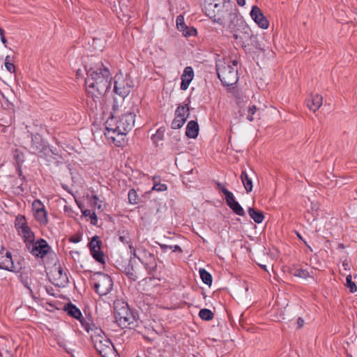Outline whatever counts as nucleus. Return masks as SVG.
Wrapping results in <instances>:
<instances>
[{"mask_svg":"<svg viewBox=\"0 0 357 357\" xmlns=\"http://www.w3.org/2000/svg\"><path fill=\"white\" fill-rule=\"evenodd\" d=\"M87 77L85 80L86 90L88 96L95 102L102 98L110 88L112 77L109 69L100 63L87 69Z\"/></svg>","mask_w":357,"mask_h":357,"instance_id":"nucleus-1","label":"nucleus"},{"mask_svg":"<svg viewBox=\"0 0 357 357\" xmlns=\"http://www.w3.org/2000/svg\"><path fill=\"white\" fill-rule=\"evenodd\" d=\"M135 114L132 111H128L119 117L111 116L105 122V135L115 142V135H124L131 130L135 125Z\"/></svg>","mask_w":357,"mask_h":357,"instance_id":"nucleus-2","label":"nucleus"},{"mask_svg":"<svg viewBox=\"0 0 357 357\" xmlns=\"http://www.w3.org/2000/svg\"><path fill=\"white\" fill-rule=\"evenodd\" d=\"M114 317L121 328H134L137 326L136 317L127 303H114Z\"/></svg>","mask_w":357,"mask_h":357,"instance_id":"nucleus-3","label":"nucleus"},{"mask_svg":"<svg viewBox=\"0 0 357 357\" xmlns=\"http://www.w3.org/2000/svg\"><path fill=\"white\" fill-rule=\"evenodd\" d=\"M232 64L226 62H220L216 65L218 78L223 85L232 86L238 81V72L236 69L237 61H231Z\"/></svg>","mask_w":357,"mask_h":357,"instance_id":"nucleus-4","label":"nucleus"},{"mask_svg":"<svg viewBox=\"0 0 357 357\" xmlns=\"http://www.w3.org/2000/svg\"><path fill=\"white\" fill-rule=\"evenodd\" d=\"M233 36L236 43L243 49L249 46L256 47L255 44L256 36L253 35L252 30L246 24H242L237 30L234 31Z\"/></svg>","mask_w":357,"mask_h":357,"instance_id":"nucleus-5","label":"nucleus"},{"mask_svg":"<svg viewBox=\"0 0 357 357\" xmlns=\"http://www.w3.org/2000/svg\"><path fill=\"white\" fill-rule=\"evenodd\" d=\"M91 281L96 292L100 296H105L112 289L113 281L107 274L96 273L91 278Z\"/></svg>","mask_w":357,"mask_h":357,"instance_id":"nucleus-6","label":"nucleus"},{"mask_svg":"<svg viewBox=\"0 0 357 357\" xmlns=\"http://www.w3.org/2000/svg\"><path fill=\"white\" fill-rule=\"evenodd\" d=\"M224 8L225 0H213L205 6V13L213 22L222 24L224 23L222 15Z\"/></svg>","mask_w":357,"mask_h":357,"instance_id":"nucleus-7","label":"nucleus"},{"mask_svg":"<svg viewBox=\"0 0 357 357\" xmlns=\"http://www.w3.org/2000/svg\"><path fill=\"white\" fill-rule=\"evenodd\" d=\"M114 91L115 93L124 98L130 92L132 88L134 86L133 82L129 75L124 76L123 74L119 73L114 76Z\"/></svg>","mask_w":357,"mask_h":357,"instance_id":"nucleus-8","label":"nucleus"},{"mask_svg":"<svg viewBox=\"0 0 357 357\" xmlns=\"http://www.w3.org/2000/svg\"><path fill=\"white\" fill-rule=\"evenodd\" d=\"M91 340L94 348L100 355L105 354L114 347L111 341L105 335L102 329L96 330V333L93 335Z\"/></svg>","mask_w":357,"mask_h":357,"instance_id":"nucleus-9","label":"nucleus"},{"mask_svg":"<svg viewBox=\"0 0 357 357\" xmlns=\"http://www.w3.org/2000/svg\"><path fill=\"white\" fill-rule=\"evenodd\" d=\"M29 252L34 257L43 258L51 250L47 241L43 238L38 241L33 240L26 245Z\"/></svg>","mask_w":357,"mask_h":357,"instance_id":"nucleus-10","label":"nucleus"},{"mask_svg":"<svg viewBox=\"0 0 357 357\" xmlns=\"http://www.w3.org/2000/svg\"><path fill=\"white\" fill-rule=\"evenodd\" d=\"M101 245L102 241L98 236H93L89 243L90 252L93 259L100 264H105V255L100 250Z\"/></svg>","mask_w":357,"mask_h":357,"instance_id":"nucleus-11","label":"nucleus"},{"mask_svg":"<svg viewBox=\"0 0 357 357\" xmlns=\"http://www.w3.org/2000/svg\"><path fill=\"white\" fill-rule=\"evenodd\" d=\"M29 136L31 137V145L28 148V150L31 154H36L43 152L46 148L45 142L43 141L42 136L39 134H33L29 132Z\"/></svg>","mask_w":357,"mask_h":357,"instance_id":"nucleus-12","label":"nucleus"},{"mask_svg":"<svg viewBox=\"0 0 357 357\" xmlns=\"http://www.w3.org/2000/svg\"><path fill=\"white\" fill-rule=\"evenodd\" d=\"M250 16L260 28L264 29L268 28L269 22L258 6H252L250 12Z\"/></svg>","mask_w":357,"mask_h":357,"instance_id":"nucleus-13","label":"nucleus"},{"mask_svg":"<svg viewBox=\"0 0 357 357\" xmlns=\"http://www.w3.org/2000/svg\"><path fill=\"white\" fill-rule=\"evenodd\" d=\"M33 206L36 209L35 218L41 225H46L47 220V213L43 205L42 202L36 200L33 203Z\"/></svg>","mask_w":357,"mask_h":357,"instance_id":"nucleus-14","label":"nucleus"},{"mask_svg":"<svg viewBox=\"0 0 357 357\" xmlns=\"http://www.w3.org/2000/svg\"><path fill=\"white\" fill-rule=\"evenodd\" d=\"M137 258L144 264L149 274L153 275L157 269V261L154 255L148 253V255H145V257L143 259H141L139 257Z\"/></svg>","mask_w":357,"mask_h":357,"instance_id":"nucleus-15","label":"nucleus"},{"mask_svg":"<svg viewBox=\"0 0 357 357\" xmlns=\"http://www.w3.org/2000/svg\"><path fill=\"white\" fill-rule=\"evenodd\" d=\"M79 321L86 331L90 334L91 339H92L93 335L96 333L97 329H101L96 326L91 317H82Z\"/></svg>","mask_w":357,"mask_h":357,"instance_id":"nucleus-16","label":"nucleus"},{"mask_svg":"<svg viewBox=\"0 0 357 357\" xmlns=\"http://www.w3.org/2000/svg\"><path fill=\"white\" fill-rule=\"evenodd\" d=\"M323 103V98L319 94H311L307 99H306V105L307 107L309 108L310 110L312 111L313 112H315L317 110H318L320 107L322 105Z\"/></svg>","mask_w":357,"mask_h":357,"instance_id":"nucleus-17","label":"nucleus"},{"mask_svg":"<svg viewBox=\"0 0 357 357\" xmlns=\"http://www.w3.org/2000/svg\"><path fill=\"white\" fill-rule=\"evenodd\" d=\"M194 77V71L192 67L187 66L184 68L183 73L181 75V89L183 91L186 90L191 81Z\"/></svg>","mask_w":357,"mask_h":357,"instance_id":"nucleus-18","label":"nucleus"},{"mask_svg":"<svg viewBox=\"0 0 357 357\" xmlns=\"http://www.w3.org/2000/svg\"><path fill=\"white\" fill-rule=\"evenodd\" d=\"M12 255L9 251L5 250L3 247L0 248V269L9 271Z\"/></svg>","mask_w":357,"mask_h":357,"instance_id":"nucleus-19","label":"nucleus"},{"mask_svg":"<svg viewBox=\"0 0 357 357\" xmlns=\"http://www.w3.org/2000/svg\"><path fill=\"white\" fill-rule=\"evenodd\" d=\"M227 204L229 207L235 213L236 215L240 216H244L245 213L242 208V206L238 204V202L235 199L234 195H231L226 200Z\"/></svg>","mask_w":357,"mask_h":357,"instance_id":"nucleus-20","label":"nucleus"},{"mask_svg":"<svg viewBox=\"0 0 357 357\" xmlns=\"http://www.w3.org/2000/svg\"><path fill=\"white\" fill-rule=\"evenodd\" d=\"M25 266V261L24 258L20 256H15L11 259L9 271L10 272H20Z\"/></svg>","mask_w":357,"mask_h":357,"instance_id":"nucleus-21","label":"nucleus"},{"mask_svg":"<svg viewBox=\"0 0 357 357\" xmlns=\"http://www.w3.org/2000/svg\"><path fill=\"white\" fill-rule=\"evenodd\" d=\"M290 273L294 276L306 279L307 278L312 277L313 270L312 268H303L299 267H294L291 268Z\"/></svg>","mask_w":357,"mask_h":357,"instance_id":"nucleus-22","label":"nucleus"},{"mask_svg":"<svg viewBox=\"0 0 357 357\" xmlns=\"http://www.w3.org/2000/svg\"><path fill=\"white\" fill-rule=\"evenodd\" d=\"M64 311L67 312L70 317L79 320L82 317V312L79 308L71 303H67L63 308Z\"/></svg>","mask_w":357,"mask_h":357,"instance_id":"nucleus-23","label":"nucleus"},{"mask_svg":"<svg viewBox=\"0 0 357 357\" xmlns=\"http://www.w3.org/2000/svg\"><path fill=\"white\" fill-rule=\"evenodd\" d=\"M199 132V125L195 121H190L188 122L187 127L185 135L189 138L195 139L198 135Z\"/></svg>","mask_w":357,"mask_h":357,"instance_id":"nucleus-24","label":"nucleus"},{"mask_svg":"<svg viewBox=\"0 0 357 357\" xmlns=\"http://www.w3.org/2000/svg\"><path fill=\"white\" fill-rule=\"evenodd\" d=\"M17 231L24 238L26 245L27 243H31L34 240V234L28 225L21 229H19Z\"/></svg>","mask_w":357,"mask_h":357,"instance_id":"nucleus-25","label":"nucleus"},{"mask_svg":"<svg viewBox=\"0 0 357 357\" xmlns=\"http://www.w3.org/2000/svg\"><path fill=\"white\" fill-rule=\"evenodd\" d=\"M248 214L253 220L257 223H261L264 219V213L260 211L255 210L253 208H249Z\"/></svg>","mask_w":357,"mask_h":357,"instance_id":"nucleus-26","label":"nucleus"},{"mask_svg":"<svg viewBox=\"0 0 357 357\" xmlns=\"http://www.w3.org/2000/svg\"><path fill=\"white\" fill-rule=\"evenodd\" d=\"M241 179L244 185V188L247 192H250L252 190V179L248 176L245 171H242L241 175Z\"/></svg>","mask_w":357,"mask_h":357,"instance_id":"nucleus-27","label":"nucleus"},{"mask_svg":"<svg viewBox=\"0 0 357 357\" xmlns=\"http://www.w3.org/2000/svg\"><path fill=\"white\" fill-rule=\"evenodd\" d=\"M152 181L153 182V186L152 188V190L157 191V192H163L167 190V186L165 183H161L160 178L158 176H154L152 178Z\"/></svg>","mask_w":357,"mask_h":357,"instance_id":"nucleus-28","label":"nucleus"},{"mask_svg":"<svg viewBox=\"0 0 357 357\" xmlns=\"http://www.w3.org/2000/svg\"><path fill=\"white\" fill-rule=\"evenodd\" d=\"M175 116H180L187 119L189 116V109L187 107V105L185 106H178L176 109Z\"/></svg>","mask_w":357,"mask_h":357,"instance_id":"nucleus-29","label":"nucleus"},{"mask_svg":"<svg viewBox=\"0 0 357 357\" xmlns=\"http://www.w3.org/2000/svg\"><path fill=\"white\" fill-rule=\"evenodd\" d=\"M199 275L202 282L208 285H211L212 283V276L206 271L204 268L199 269Z\"/></svg>","mask_w":357,"mask_h":357,"instance_id":"nucleus-30","label":"nucleus"},{"mask_svg":"<svg viewBox=\"0 0 357 357\" xmlns=\"http://www.w3.org/2000/svg\"><path fill=\"white\" fill-rule=\"evenodd\" d=\"M199 317L205 321H211L213 319V313L208 309H202L199 312Z\"/></svg>","mask_w":357,"mask_h":357,"instance_id":"nucleus-31","label":"nucleus"},{"mask_svg":"<svg viewBox=\"0 0 357 357\" xmlns=\"http://www.w3.org/2000/svg\"><path fill=\"white\" fill-rule=\"evenodd\" d=\"M125 273L131 280L136 281L138 278L136 272L135 271L133 266L130 264V262L129 263L128 266L126 267Z\"/></svg>","mask_w":357,"mask_h":357,"instance_id":"nucleus-32","label":"nucleus"},{"mask_svg":"<svg viewBox=\"0 0 357 357\" xmlns=\"http://www.w3.org/2000/svg\"><path fill=\"white\" fill-rule=\"evenodd\" d=\"M128 202L130 204H137L139 203V196L135 189H130L128 194Z\"/></svg>","mask_w":357,"mask_h":357,"instance_id":"nucleus-33","label":"nucleus"},{"mask_svg":"<svg viewBox=\"0 0 357 357\" xmlns=\"http://www.w3.org/2000/svg\"><path fill=\"white\" fill-rule=\"evenodd\" d=\"M15 226L17 231L27 226L25 217L24 215L17 216L15 220Z\"/></svg>","mask_w":357,"mask_h":357,"instance_id":"nucleus-34","label":"nucleus"},{"mask_svg":"<svg viewBox=\"0 0 357 357\" xmlns=\"http://www.w3.org/2000/svg\"><path fill=\"white\" fill-rule=\"evenodd\" d=\"M187 119L180 116H175L172 122L171 127L172 129H178L181 128Z\"/></svg>","mask_w":357,"mask_h":357,"instance_id":"nucleus-35","label":"nucleus"},{"mask_svg":"<svg viewBox=\"0 0 357 357\" xmlns=\"http://www.w3.org/2000/svg\"><path fill=\"white\" fill-rule=\"evenodd\" d=\"M56 269L58 274L59 275L58 280H60L61 284H63L67 283L68 282V278L66 272L64 271V270L61 266H59Z\"/></svg>","mask_w":357,"mask_h":357,"instance_id":"nucleus-36","label":"nucleus"},{"mask_svg":"<svg viewBox=\"0 0 357 357\" xmlns=\"http://www.w3.org/2000/svg\"><path fill=\"white\" fill-rule=\"evenodd\" d=\"M346 286L349 289L350 292L354 293L357 291V286L354 282L352 281L351 275L346 278Z\"/></svg>","mask_w":357,"mask_h":357,"instance_id":"nucleus-37","label":"nucleus"},{"mask_svg":"<svg viewBox=\"0 0 357 357\" xmlns=\"http://www.w3.org/2000/svg\"><path fill=\"white\" fill-rule=\"evenodd\" d=\"M215 185L217 186V188L221 191L225 196V200L229 198L231 195H233L232 192L229 191L226 188L225 184L220 183L219 181L215 182Z\"/></svg>","mask_w":357,"mask_h":357,"instance_id":"nucleus-38","label":"nucleus"},{"mask_svg":"<svg viewBox=\"0 0 357 357\" xmlns=\"http://www.w3.org/2000/svg\"><path fill=\"white\" fill-rule=\"evenodd\" d=\"M176 26L180 31H185L188 26L184 22V18L182 15H178L176 18Z\"/></svg>","mask_w":357,"mask_h":357,"instance_id":"nucleus-39","label":"nucleus"},{"mask_svg":"<svg viewBox=\"0 0 357 357\" xmlns=\"http://www.w3.org/2000/svg\"><path fill=\"white\" fill-rule=\"evenodd\" d=\"M257 109V108L255 105H252L248 107V114H247V119L248 121H254V119H255L254 114L256 113Z\"/></svg>","mask_w":357,"mask_h":357,"instance_id":"nucleus-40","label":"nucleus"},{"mask_svg":"<svg viewBox=\"0 0 357 357\" xmlns=\"http://www.w3.org/2000/svg\"><path fill=\"white\" fill-rule=\"evenodd\" d=\"M5 67L11 73L15 71V65L10 61V56H7L5 59Z\"/></svg>","mask_w":357,"mask_h":357,"instance_id":"nucleus-41","label":"nucleus"},{"mask_svg":"<svg viewBox=\"0 0 357 357\" xmlns=\"http://www.w3.org/2000/svg\"><path fill=\"white\" fill-rule=\"evenodd\" d=\"M100 356L101 357H119V354L114 347Z\"/></svg>","mask_w":357,"mask_h":357,"instance_id":"nucleus-42","label":"nucleus"},{"mask_svg":"<svg viewBox=\"0 0 357 357\" xmlns=\"http://www.w3.org/2000/svg\"><path fill=\"white\" fill-rule=\"evenodd\" d=\"M14 157L15 158V160H16L18 166H20V165L24 162L23 154L22 153H20L18 150H16L15 151Z\"/></svg>","mask_w":357,"mask_h":357,"instance_id":"nucleus-43","label":"nucleus"},{"mask_svg":"<svg viewBox=\"0 0 357 357\" xmlns=\"http://www.w3.org/2000/svg\"><path fill=\"white\" fill-rule=\"evenodd\" d=\"M182 32H183V36L187 37V36H192L196 35L197 30L193 27L188 26V29H186L185 31H182Z\"/></svg>","mask_w":357,"mask_h":357,"instance_id":"nucleus-44","label":"nucleus"},{"mask_svg":"<svg viewBox=\"0 0 357 357\" xmlns=\"http://www.w3.org/2000/svg\"><path fill=\"white\" fill-rule=\"evenodd\" d=\"M114 103L112 107V112H111V116H112V114H114V116H116V115L119 114V107L118 104L116 103V101L115 99H114Z\"/></svg>","mask_w":357,"mask_h":357,"instance_id":"nucleus-45","label":"nucleus"},{"mask_svg":"<svg viewBox=\"0 0 357 357\" xmlns=\"http://www.w3.org/2000/svg\"><path fill=\"white\" fill-rule=\"evenodd\" d=\"M89 218H90L91 223L93 225H97V224H98V217H97L96 213L93 212V213H91V216Z\"/></svg>","mask_w":357,"mask_h":357,"instance_id":"nucleus-46","label":"nucleus"},{"mask_svg":"<svg viewBox=\"0 0 357 357\" xmlns=\"http://www.w3.org/2000/svg\"><path fill=\"white\" fill-rule=\"evenodd\" d=\"M22 282L23 284L24 285V287H26L29 290L30 293L32 294L33 291H32V289H31L30 284H29L28 280L27 279H25V280L22 279Z\"/></svg>","mask_w":357,"mask_h":357,"instance_id":"nucleus-47","label":"nucleus"},{"mask_svg":"<svg viewBox=\"0 0 357 357\" xmlns=\"http://www.w3.org/2000/svg\"><path fill=\"white\" fill-rule=\"evenodd\" d=\"M169 249L172 250L173 252H182L181 248L179 245H169Z\"/></svg>","mask_w":357,"mask_h":357,"instance_id":"nucleus-48","label":"nucleus"},{"mask_svg":"<svg viewBox=\"0 0 357 357\" xmlns=\"http://www.w3.org/2000/svg\"><path fill=\"white\" fill-rule=\"evenodd\" d=\"M93 211L89 209H84L82 211V215L84 217H90L91 213H93Z\"/></svg>","mask_w":357,"mask_h":357,"instance_id":"nucleus-49","label":"nucleus"},{"mask_svg":"<svg viewBox=\"0 0 357 357\" xmlns=\"http://www.w3.org/2000/svg\"><path fill=\"white\" fill-rule=\"evenodd\" d=\"M81 238H81L80 236H75V237H71L70 241V242L77 243H79L81 241Z\"/></svg>","mask_w":357,"mask_h":357,"instance_id":"nucleus-50","label":"nucleus"},{"mask_svg":"<svg viewBox=\"0 0 357 357\" xmlns=\"http://www.w3.org/2000/svg\"><path fill=\"white\" fill-rule=\"evenodd\" d=\"M158 244L163 252H166L167 249H169V245L159 243Z\"/></svg>","mask_w":357,"mask_h":357,"instance_id":"nucleus-51","label":"nucleus"},{"mask_svg":"<svg viewBox=\"0 0 357 357\" xmlns=\"http://www.w3.org/2000/svg\"><path fill=\"white\" fill-rule=\"evenodd\" d=\"M119 240H120L122 243H129L128 237V236H119Z\"/></svg>","mask_w":357,"mask_h":357,"instance_id":"nucleus-52","label":"nucleus"},{"mask_svg":"<svg viewBox=\"0 0 357 357\" xmlns=\"http://www.w3.org/2000/svg\"><path fill=\"white\" fill-rule=\"evenodd\" d=\"M129 248H130V254L132 255H133L134 257H137V255H136V250H135V248L132 246V244L129 245Z\"/></svg>","mask_w":357,"mask_h":357,"instance_id":"nucleus-53","label":"nucleus"},{"mask_svg":"<svg viewBox=\"0 0 357 357\" xmlns=\"http://www.w3.org/2000/svg\"><path fill=\"white\" fill-rule=\"evenodd\" d=\"M17 171H18V175H19V176H20L22 180H24V179H25V177L22 175V169H21L20 166H18Z\"/></svg>","mask_w":357,"mask_h":357,"instance_id":"nucleus-54","label":"nucleus"},{"mask_svg":"<svg viewBox=\"0 0 357 357\" xmlns=\"http://www.w3.org/2000/svg\"><path fill=\"white\" fill-rule=\"evenodd\" d=\"M304 321L300 317L297 320V324L298 325V328H301L303 325Z\"/></svg>","mask_w":357,"mask_h":357,"instance_id":"nucleus-55","label":"nucleus"},{"mask_svg":"<svg viewBox=\"0 0 357 357\" xmlns=\"http://www.w3.org/2000/svg\"><path fill=\"white\" fill-rule=\"evenodd\" d=\"M237 3L240 6H243L245 4V0H237Z\"/></svg>","mask_w":357,"mask_h":357,"instance_id":"nucleus-56","label":"nucleus"},{"mask_svg":"<svg viewBox=\"0 0 357 357\" xmlns=\"http://www.w3.org/2000/svg\"><path fill=\"white\" fill-rule=\"evenodd\" d=\"M296 235H297V236H298V238L299 239H301V241H303V243H304L305 245H307L306 241L303 238L302 236H301L298 232H296Z\"/></svg>","mask_w":357,"mask_h":357,"instance_id":"nucleus-57","label":"nucleus"},{"mask_svg":"<svg viewBox=\"0 0 357 357\" xmlns=\"http://www.w3.org/2000/svg\"><path fill=\"white\" fill-rule=\"evenodd\" d=\"M1 40L3 44H4L6 45V43H7V40L6 38H5V36H2L1 37Z\"/></svg>","mask_w":357,"mask_h":357,"instance_id":"nucleus-58","label":"nucleus"},{"mask_svg":"<svg viewBox=\"0 0 357 357\" xmlns=\"http://www.w3.org/2000/svg\"><path fill=\"white\" fill-rule=\"evenodd\" d=\"M4 36V31L0 27V38Z\"/></svg>","mask_w":357,"mask_h":357,"instance_id":"nucleus-59","label":"nucleus"},{"mask_svg":"<svg viewBox=\"0 0 357 357\" xmlns=\"http://www.w3.org/2000/svg\"><path fill=\"white\" fill-rule=\"evenodd\" d=\"M95 205L97 206V208L98 209H100L101 208V204H98V203L96 202H95Z\"/></svg>","mask_w":357,"mask_h":357,"instance_id":"nucleus-60","label":"nucleus"},{"mask_svg":"<svg viewBox=\"0 0 357 357\" xmlns=\"http://www.w3.org/2000/svg\"><path fill=\"white\" fill-rule=\"evenodd\" d=\"M93 199L96 201L98 200V197H97V195H93Z\"/></svg>","mask_w":357,"mask_h":357,"instance_id":"nucleus-61","label":"nucleus"},{"mask_svg":"<svg viewBox=\"0 0 357 357\" xmlns=\"http://www.w3.org/2000/svg\"><path fill=\"white\" fill-rule=\"evenodd\" d=\"M261 268H263L264 270H266V266L265 265H261L260 266Z\"/></svg>","mask_w":357,"mask_h":357,"instance_id":"nucleus-62","label":"nucleus"}]
</instances>
